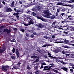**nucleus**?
Returning <instances> with one entry per match:
<instances>
[{
	"mask_svg": "<svg viewBox=\"0 0 74 74\" xmlns=\"http://www.w3.org/2000/svg\"><path fill=\"white\" fill-rule=\"evenodd\" d=\"M44 14H46L47 15H45L44 16V17L45 18H50V16L51 15V13H50V12L49 10H46L43 12Z\"/></svg>",
	"mask_w": 74,
	"mask_h": 74,
	"instance_id": "obj_1",
	"label": "nucleus"
},
{
	"mask_svg": "<svg viewBox=\"0 0 74 74\" xmlns=\"http://www.w3.org/2000/svg\"><path fill=\"white\" fill-rule=\"evenodd\" d=\"M9 68V66H3L2 67V70L3 71H7V69Z\"/></svg>",
	"mask_w": 74,
	"mask_h": 74,
	"instance_id": "obj_2",
	"label": "nucleus"
},
{
	"mask_svg": "<svg viewBox=\"0 0 74 74\" xmlns=\"http://www.w3.org/2000/svg\"><path fill=\"white\" fill-rule=\"evenodd\" d=\"M34 23V22L33 21V20H30L29 23L27 24L24 23L23 24L25 26H28L29 25H32V24H33Z\"/></svg>",
	"mask_w": 74,
	"mask_h": 74,
	"instance_id": "obj_3",
	"label": "nucleus"
},
{
	"mask_svg": "<svg viewBox=\"0 0 74 74\" xmlns=\"http://www.w3.org/2000/svg\"><path fill=\"white\" fill-rule=\"evenodd\" d=\"M37 18L38 19H41L42 21H43V22H48V21H49L48 19H45L42 18H41L39 16H37Z\"/></svg>",
	"mask_w": 74,
	"mask_h": 74,
	"instance_id": "obj_4",
	"label": "nucleus"
},
{
	"mask_svg": "<svg viewBox=\"0 0 74 74\" xmlns=\"http://www.w3.org/2000/svg\"><path fill=\"white\" fill-rule=\"evenodd\" d=\"M35 26H38V27H40V28H43L44 27H45V25L40 23L36 24Z\"/></svg>",
	"mask_w": 74,
	"mask_h": 74,
	"instance_id": "obj_5",
	"label": "nucleus"
},
{
	"mask_svg": "<svg viewBox=\"0 0 74 74\" xmlns=\"http://www.w3.org/2000/svg\"><path fill=\"white\" fill-rule=\"evenodd\" d=\"M51 51L53 52H55L56 53H58V52H61V50L58 48H57V49H56L54 50H53L51 49Z\"/></svg>",
	"mask_w": 74,
	"mask_h": 74,
	"instance_id": "obj_6",
	"label": "nucleus"
},
{
	"mask_svg": "<svg viewBox=\"0 0 74 74\" xmlns=\"http://www.w3.org/2000/svg\"><path fill=\"white\" fill-rule=\"evenodd\" d=\"M20 67V66L16 65L13 66V69H14L16 70H17V69H20L19 68Z\"/></svg>",
	"mask_w": 74,
	"mask_h": 74,
	"instance_id": "obj_7",
	"label": "nucleus"
},
{
	"mask_svg": "<svg viewBox=\"0 0 74 74\" xmlns=\"http://www.w3.org/2000/svg\"><path fill=\"white\" fill-rule=\"evenodd\" d=\"M57 5H62L63 6H66V4L62 2H59L57 4Z\"/></svg>",
	"mask_w": 74,
	"mask_h": 74,
	"instance_id": "obj_8",
	"label": "nucleus"
},
{
	"mask_svg": "<svg viewBox=\"0 0 74 74\" xmlns=\"http://www.w3.org/2000/svg\"><path fill=\"white\" fill-rule=\"evenodd\" d=\"M68 18H67V19H69L71 21H73V18H72V16L71 15L67 16Z\"/></svg>",
	"mask_w": 74,
	"mask_h": 74,
	"instance_id": "obj_9",
	"label": "nucleus"
},
{
	"mask_svg": "<svg viewBox=\"0 0 74 74\" xmlns=\"http://www.w3.org/2000/svg\"><path fill=\"white\" fill-rule=\"evenodd\" d=\"M48 55L49 56V58H52L53 59H56V58H56L55 57V56H54V57L51 56V55H52V54H51L50 53H48Z\"/></svg>",
	"mask_w": 74,
	"mask_h": 74,
	"instance_id": "obj_10",
	"label": "nucleus"
},
{
	"mask_svg": "<svg viewBox=\"0 0 74 74\" xmlns=\"http://www.w3.org/2000/svg\"><path fill=\"white\" fill-rule=\"evenodd\" d=\"M56 42H55V44H58L59 43H63V41H57V40H55Z\"/></svg>",
	"mask_w": 74,
	"mask_h": 74,
	"instance_id": "obj_11",
	"label": "nucleus"
},
{
	"mask_svg": "<svg viewBox=\"0 0 74 74\" xmlns=\"http://www.w3.org/2000/svg\"><path fill=\"white\" fill-rule=\"evenodd\" d=\"M19 13L17 12L14 13V14H13V15H14V16H16L17 18H19Z\"/></svg>",
	"mask_w": 74,
	"mask_h": 74,
	"instance_id": "obj_12",
	"label": "nucleus"
},
{
	"mask_svg": "<svg viewBox=\"0 0 74 74\" xmlns=\"http://www.w3.org/2000/svg\"><path fill=\"white\" fill-rule=\"evenodd\" d=\"M6 10L7 12H11V11H12V9H11L8 8H6Z\"/></svg>",
	"mask_w": 74,
	"mask_h": 74,
	"instance_id": "obj_13",
	"label": "nucleus"
},
{
	"mask_svg": "<svg viewBox=\"0 0 74 74\" xmlns=\"http://www.w3.org/2000/svg\"><path fill=\"white\" fill-rule=\"evenodd\" d=\"M4 32H5V33H7L8 34L10 32V31L9 30H8L7 29H5L4 30Z\"/></svg>",
	"mask_w": 74,
	"mask_h": 74,
	"instance_id": "obj_14",
	"label": "nucleus"
},
{
	"mask_svg": "<svg viewBox=\"0 0 74 74\" xmlns=\"http://www.w3.org/2000/svg\"><path fill=\"white\" fill-rule=\"evenodd\" d=\"M5 50V47L3 48V50H1L0 49V53H3V52H4Z\"/></svg>",
	"mask_w": 74,
	"mask_h": 74,
	"instance_id": "obj_15",
	"label": "nucleus"
},
{
	"mask_svg": "<svg viewBox=\"0 0 74 74\" xmlns=\"http://www.w3.org/2000/svg\"><path fill=\"white\" fill-rule=\"evenodd\" d=\"M1 30H0V35L1 34L4 32V31L3 30V29H2V27H1Z\"/></svg>",
	"mask_w": 74,
	"mask_h": 74,
	"instance_id": "obj_16",
	"label": "nucleus"
},
{
	"mask_svg": "<svg viewBox=\"0 0 74 74\" xmlns=\"http://www.w3.org/2000/svg\"><path fill=\"white\" fill-rule=\"evenodd\" d=\"M61 2H63V3H64V2H68V3H72V2H71L70 1H66V0H61Z\"/></svg>",
	"mask_w": 74,
	"mask_h": 74,
	"instance_id": "obj_17",
	"label": "nucleus"
},
{
	"mask_svg": "<svg viewBox=\"0 0 74 74\" xmlns=\"http://www.w3.org/2000/svg\"><path fill=\"white\" fill-rule=\"evenodd\" d=\"M12 58V59H15V58H16V56H15V55H13L11 57Z\"/></svg>",
	"mask_w": 74,
	"mask_h": 74,
	"instance_id": "obj_18",
	"label": "nucleus"
},
{
	"mask_svg": "<svg viewBox=\"0 0 74 74\" xmlns=\"http://www.w3.org/2000/svg\"><path fill=\"white\" fill-rule=\"evenodd\" d=\"M62 69L63 70H64L65 71H67V68L65 67H63L62 68Z\"/></svg>",
	"mask_w": 74,
	"mask_h": 74,
	"instance_id": "obj_19",
	"label": "nucleus"
},
{
	"mask_svg": "<svg viewBox=\"0 0 74 74\" xmlns=\"http://www.w3.org/2000/svg\"><path fill=\"white\" fill-rule=\"evenodd\" d=\"M32 14L33 16H36L37 18V16H38V15H37V14H36L34 12H32Z\"/></svg>",
	"mask_w": 74,
	"mask_h": 74,
	"instance_id": "obj_20",
	"label": "nucleus"
},
{
	"mask_svg": "<svg viewBox=\"0 0 74 74\" xmlns=\"http://www.w3.org/2000/svg\"><path fill=\"white\" fill-rule=\"evenodd\" d=\"M38 52H40V53H41L42 52V50L40 49H39L37 50Z\"/></svg>",
	"mask_w": 74,
	"mask_h": 74,
	"instance_id": "obj_21",
	"label": "nucleus"
},
{
	"mask_svg": "<svg viewBox=\"0 0 74 74\" xmlns=\"http://www.w3.org/2000/svg\"><path fill=\"white\" fill-rule=\"evenodd\" d=\"M52 66H45L44 67V68L45 69H47V68H48L49 67V68H51L52 67Z\"/></svg>",
	"mask_w": 74,
	"mask_h": 74,
	"instance_id": "obj_22",
	"label": "nucleus"
},
{
	"mask_svg": "<svg viewBox=\"0 0 74 74\" xmlns=\"http://www.w3.org/2000/svg\"><path fill=\"white\" fill-rule=\"evenodd\" d=\"M64 42H66V43H70V41L67 40H64Z\"/></svg>",
	"mask_w": 74,
	"mask_h": 74,
	"instance_id": "obj_23",
	"label": "nucleus"
},
{
	"mask_svg": "<svg viewBox=\"0 0 74 74\" xmlns=\"http://www.w3.org/2000/svg\"><path fill=\"white\" fill-rule=\"evenodd\" d=\"M31 58H33L34 59H35L36 58H37V57L36 56H33L31 57Z\"/></svg>",
	"mask_w": 74,
	"mask_h": 74,
	"instance_id": "obj_24",
	"label": "nucleus"
},
{
	"mask_svg": "<svg viewBox=\"0 0 74 74\" xmlns=\"http://www.w3.org/2000/svg\"><path fill=\"white\" fill-rule=\"evenodd\" d=\"M69 66H71L72 67H74V64L72 63H70L69 64Z\"/></svg>",
	"mask_w": 74,
	"mask_h": 74,
	"instance_id": "obj_25",
	"label": "nucleus"
},
{
	"mask_svg": "<svg viewBox=\"0 0 74 74\" xmlns=\"http://www.w3.org/2000/svg\"><path fill=\"white\" fill-rule=\"evenodd\" d=\"M14 3H15V2L14 1H13L11 4V7H14Z\"/></svg>",
	"mask_w": 74,
	"mask_h": 74,
	"instance_id": "obj_26",
	"label": "nucleus"
},
{
	"mask_svg": "<svg viewBox=\"0 0 74 74\" xmlns=\"http://www.w3.org/2000/svg\"><path fill=\"white\" fill-rule=\"evenodd\" d=\"M61 63H62V64H68V63L67 62H64L63 61H62Z\"/></svg>",
	"mask_w": 74,
	"mask_h": 74,
	"instance_id": "obj_27",
	"label": "nucleus"
},
{
	"mask_svg": "<svg viewBox=\"0 0 74 74\" xmlns=\"http://www.w3.org/2000/svg\"><path fill=\"white\" fill-rule=\"evenodd\" d=\"M20 31H21V32H22L23 33L25 32V29H21Z\"/></svg>",
	"mask_w": 74,
	"mask_h": 74,
	"instance_id": "obj_28",
	"label": "nucleus"
},
{
	"mask_svg": "<svg viewBox=\"0 0 74 74\" xmlns=\"http://www.w3.org/2000/svg\"><path fill=\"white\" fill-rule=\"evenodd\" d=\"M39 71L38 70H36L35 72V74H39Z\"/></svg>",
	"mask_w": 74,
	"mask_h": 74,
	"instance_id": "obj_29",
	"label": "nucleus"
},
{
	"mask_svg": "<svg viewBox=\"0 0 74 74\" xmlns=\"http://www.w3.org/2000/svg\"><path fill=\"white\" fill-rule=\"evenodd\" d=\"M64 27L65 29H65V30H69V28H68V27L67 26Z\"/></svg>",
	"mask_w": 74,
	"mask_h": 74,
	"instance_id": "obj_30",
	"label": "nucleus"
},
{
	"mask_svg": "<svg viewBox=\"0 0 74 74\" xmlns=\"http://www.w3.org/2000/svg\"><path fill=\"white\" fill-rule=\"evenodd\" d=\"M62 53H63V54H65V53H69L68 52H65L64 51V50H63V51L62 52Z\"/></svg>",
	"mask_w": 74,
	"mask_h": 74,
	"instance_id": "obj_31",
	"label": "nucleus"
},
{
	"mask_svg": "<svg viewBox=\"0 0 74 74\" xmlns=\"http://www.w3.org/2000/svg\"><path fill=\"white\" fill-rule=\"evenodd\" d=\"M39 58H38L35 61V63H37V62H38V61H39Z\"/></svg>",
	"mask_w": 74,
	"mask_h": 74,
	"instance_id": "obj_32",
	"label": "nucleus"
},
{
	"mask_svg": "<svg viewBox=\"0 0 74 74\" xmlns=\"http://www.w3.org/2000/svg\"><path fill=\"white\" fill-rule=\"evenodd\" d=\"M16 54H19V50L18 49H16Z\"/></svg>",
	"mask_w": 74,
	"mask_h": 74,
	"instance_id": "obj_33",
	"label": "nucleus"
},
{
	"mask_svg": "<svg viewBox=\"0 0 74 74\" xmlns=\"http://www.w3.org/2000/svg\"><path fill=\"white\" fill-rule=\"evenodd\" d=\"M27 19H29V20H30V19H31V18H30V16H27Z\"/></svg>",
	"mask_w": 74,
	"mask_h": 74,
	"instance_id": "obj_34",
	"label": "nucleus"
},
{
	"mask_svg": "<svg viewBox=\"0 0 74 74\" xmlns=\"http://www.w3.org/2000/svg\"><path fill=\"white\" fill-rule=\"evenodd\" d=\"M50 70V68H48V69H44L43 70L44 71H45V70Z\"/></svg>",
	"mask_w": 74,
	"mask_h": 74,
	"instance_id": "obj_35",
	"label": "nucleus"
},
{
	"mask_svg": "<svg viewBox=\"0 0 74 74\" xmlns=\"http://www.w3.org/2000/svg\"><path fill=\"white\" fill-rule=\"evenodd\" d=\"M70 70L71 73H73V69H70Z\"/></svg>",
	"mask_w": 74,
	"mask_h": 74,
	"instance_id": "obj_36",
	"label": "nucleus"
},
{
	"mask_svg": "<svg viewBox=\"0 0 74 74\" xmlns=\"http://www.w3.org/2000/svg\"><path fill=\"white\" fill-rule=\"evenodd\" d=\"M27 69H28V70H30V69H31V68H30V67L29 66H28L27 67Z\"/></svg>",
	"mask_w": 74,
	"mask_h": 74,
	"instance_id": "obj_37",
	"label": "nucleus"
},
{
	"mask_svg": "<svg viewBox=\"0 0 74 74\" xmlns=\"http://www.w3.org/2000/svg\"><path fill=\"white\" fill-rule=\"evenodd\" d=\"M33 34H34V35H36V36H38V34L36 33V32H34Z\"/></svg>",
	"mask_w": 74,
	"mask_h": 74,
	"instance_id": "obj_38",
	"label": "nucleus"
},
{
	"mask_svg": "<svg viewBox=\"0 0 74 74\" xmlns=\"http://www.w3.org/2000/svg\"><path fill=\"white\" fill-rule=\"evenodd\" d=\"M26 36L27 37H29V34H28L27 33L26 34Z\"/></svg>",
	"mask_w": 74,
	"mask_h": 74,
	"instance_id": "obj_39",
	"label": "nucleus"
},
{
	"mask_svg": "<svg viewBox=\"0 0 74 74\" xmlns=\"http://www.w3.org/2000/svg\"><path fill=\"white\" fill-rule=\"evenodd\" d=\"M11 42H16V40L15 39H13L11 40Z\"/></svg>",
	"mask_w": 74,
	"mask_h": 74,
	"instance_id": "obj_40",
	"label": "nucleus"
},
{
	"mask_svg": "<svg viewBox=\"0 0 74 74\" xmlns=\"http://www.w3.org/2000/svg\"><path fill=\"white\" fill-rule=\"evenodd\" d=\"M21 62H19L17 64V65H18V66H20V65H21Z\"/></svg>",
	"mask_w": 74,
	"mask_h": 74,
	"instance_id": "obj_41",
	"label": "nucleus"
},
{
	"mask_svg": "<svg viewBox=\"0 0 74 74\" xmlns=\"http://www.w3.org/2000/svg\"><path fill=\"white\" fill-rule=\"evenodd\" d=\"M64 48H70V47H68L67 46H65Z\"/></svg>",
	"mask_w": 74,
	"mask_h": 74,
	"instance_id": "obj_42",
	"label": "nucleus"
},
{
	"mask_svg": "<svg viewBox=\"0 0 74 74\" xmlns=\"http://www.w3.org/2000/svg\"><path fill=\"white\" fill-rule=\"evenodd\" d=\"M70 29L71 30H74V27L70 28Z\"/></svg>",
	"mask_w": 74,
	"mask_h": 74,
	"instance_id": "obj_43",
	"label": "nucleus"
},
{
	"mask_svg": "<svg viewBox=\"0 0 74 74\" xmlns=\"http://www.w3.org/2000/svg\"><path fill=\"white\" fill-rule=\"evenodd\" d=\"M74 6V5H71L70 6V7H71L72 8H73Z\"/></svg>",
	"mask_w": 74,
	"mask_h": 74,
	"instance_id": "obj_44",
	"label": "nucleus"
},
{
	"mask_svg": "<svg viewBox=\"0 0 74 74\" xmlns=\"http://www.w3.org/2000/svg\"><path fill=\"white\" fill-rule=\"evenodd\" d=\"M17 58H19V54H16Z\"/></svg>",
	"mask_w": 74,
	"mask_h": 74,
	"instance_id": "obj_45",
	"label": "nucleus"
},
{
	"mask_svg": "<svg viewBox=\"0 0 74 74\" xmlns=\"http://www.w3.org/2000/svg\"><path fill=\"white\" fill-rule=\"evenodd\" d=\"M51 38V37L49 36L48 37H47V38L46 39H47V40H50V39Z\"/></svg>",
	"mask_w": 74,
	"mask_h": 74,
	"instance_id": "obj_46",
	"label": "nucleus"
},
{
	"mask_svg": "<svg viewBox=\"0 0 74 74\" xmlns=\"http://www.w3.org/2000/svg\"><path fill=\"white\" fill-rule=\"evenodd\" d=\"M30 37L31 38H33V37H34V35L32 34L31 35Z\"/></svg>",
	"mask_w": 74,
	"mask_h": 74,
	"instance_id": "obj_47",
	"label": "nucleus"
},
{
	"mask_svg": "<svg viewBox=\"0 0 74 74\" xmlns=\"http://www.w3.org/2000/svg\"><path fill=\"white\" fill-rule=\"evenodd\" d=\"M15 49H13L12 50V52H13V53H14V52H15Z\"/></svg>",
	"mask_w": 74,
	"mask_h": 74,
	"instance_id": "obj_48",
	"label": "nucleus"
},
{
	"mask_svg": "<svg viewBox=\"0 0 74 74\" xmlns=\"http://www.w3.org/2000/svg\"><path fill=\"white\" fill-rule=\"evenodd\" d=\"M49 5L50 7H52V6H53V4L50 3L49 4Z\"/></svg>",
	"mask_w": 74,
	"mask_h": 74,
	"instance_id": "obj_49",
	"label": "nucleus"
},
{
	"mask_svg": "<svg viewBox=\"0 0 74 74\" xmlns=\"http://www.w3.org/2000/svg\"><path fill=\"white\" fill-rule=\"evenodd\" d=\"M59 14V13H56V16H58H58H59V15H58Z\"/></svg>",
	"mask_w": 74,
	"mask_h": 74,
	"instance_id": "obj_50",
	"label": "nucleus"
},
{
	"mask_svg": "<svg viewBox=\"0 0 74 74\" xmlns=\"http://www.w3.org/2000/svg\"><path fill=\"white\" fill-rule=\"evenodd\" d=\"M41 64H42V65H46V63H45V62L42 63Z\"/></svg>",
	"mask_w": 74,
	"mask_h": 74,
	"instance_id": "obj_51",
	"label": "nucleus"
},
{
	"mask_svg": "<svg viewBox=\"0 0 74 74\" xmlns=\"http://www.w3.org/2000/svg\"><path fill=\"white\" fill-rule=\"evenodd\" d=\"M47 45H43L42 46V47L43 48H44V47H47Z\"/></svg>",
	"mask_w": 74,
	"mask_h": 74,
	"instance_id": "obj_52",
	"label": "nucleus"
},
{
	"mask_svg": "<svg viewBox=\"0 0 74 74\" xmlns=\"http://www.w3.org/2000/svg\"><path fill=\"white\" fill-rule=\"evenodd\" d=\"M65 55H66V57H67V56H69V55H70L69 54H65Z\"/></svg>",
	"mask_w": 74,
	"mask_h": 74,
	"instance_id": "obj_53",
	"label": "nucleus"
},
{
	"mask_svg": "<svg viewBox=\"0 0 74 74\" xmlns=\"http://www.w3.org/2000/svg\"><path fill=\"white\" fill-rule=\"evenodd\" d=\"M44 38H46V39H47V36H44Z\"/></svg>",
	"mask_w": 74,
	"mask_h": 74,
	"instance_id": "obj_54",
	"label": "nucleus"
},
{
	"mask_svg": "<svg viewBox=\"0 0 74 74\" xmlns=\"http://www.w3.org/2000/svg\"><path fill=\"white\" fill-rule=\"evenodd\" d=\"M13 30H16V31L17 30V29H16V28H13Z\"/></svg>",
	"mask_w": 74,
	"mask_h": 74,
	"instance_id": "obj_55",
	"label": "nucleus"
},
{
	"mask_svg": "<svg viewBox=\"0 0 74 74\" xmlns=\"http://www.w3.org/2000/svg\"><path fill=\"white\" fill-rule=\"evenodd\" d=\"M56 60L57 61V62H60L61 61L57 59Z\"/></svg>",
	"mask_w": 74,
	"mask_h": 74,
	"instance_id": "obj_56",
	"label": "nucleus"
},
{
	"mask_svg": "<svg viewBox=\"0 0 74 74\" xmlns=\"http://www.w3.org/2000/svg\"><path fill=\"white\" fill-rule=\"evenodd\" d=\"M40 6H38V10H40Z\"/></svg>",
	"mask_w": 74,
	"mask_h": 74,
	"instance_id": "obj_57",
	"label": "nucleus"
},
{
	"mask_svg": "<svg viewBox=\"0 0 74 74\" xmlns=\"http://www.w3.org/2000/svg\"><path fill=\"white\" fill-rule=\"evenodd\" d=\"M53 70L54 71V72H55V73H58V71H57L55 70Z\"/></svg>",
	"mask_w": 74,
	"mask_h": 74,
	"instance_id": "obj_58",
	"label": "nucleus"
},
{
	"mask_svg": "<svg viewBox=\"0 0 74 74\" xmlns=\"http://www.w3.org/2000/svg\"><path fill=\"white\" fill-rule=\"evenodd\" d=\"M2 3H3V4L5 5V3L4 2V1H3Z\"/></svg>",
	"mask_w": 74,
	"mask_h": 74,
	"instance_id": "obj_59",
	"label": "nucleus"
},
{
	"mask_svg": "<svg viewBox=\"0 0 74 74\" xmlns=\"http://www.w3.org/2000/svg\"><path fill=\"white\" fill-rule=\"evenodd\" d=\"M55 23H56V22H53V23H52V25H55Z\"/></svg>",
	"mask_w": 74,
	"mask_h": 74,
	"instance_id": "obj_60",
	"label": "nucleus"
},
{
	"mask_svg": "<svg viewBox=\"0 0 74 74\" xmlns=\"http://www.w3.org/2000/svg\"><path fill=\"white\" fill-rule=\"evenodd\" d=\"M64 13H62L60 14L61 15H62V16H63V15H64Z\"/></svg>",
	"mask_w": 74,
	"mask_h": 74,
	"instance_id": "obj_61",
	"label": "nucleus"
},
{
	"mask_svg": "<svg viewBox=\"0 0 74 74\" xmlns=\"http://www.w3.org/2000/svg\"><path fill=\"white\" fill-rule=\"evenodd\" d=\"M69 45H72V46H74V45L73 44H69Z\"/></svg>",
	"mask_w": 74,
	"mask_h": 74,
	"instance_id": "obj_62",
	"label": "nucleus"
},
{
	"mask_svg": "<svg viewBox=\"0 0 74 74\" xmlns=\"http://www.w3.org/2000/svg\"><path fill=\"white\" fill-rule=\"evenodd\" d=\"M55 38V36L53 35L52 36V38Z\"/></svg>",
	"mask_w": 74,
	"mask_h": 74,
	"instance_id": "obj_63",
	"label": "nucleus"
},
{
	"mask_svg": "<svg viewBox=\"0 0 74 74\" xmlns=\"http://www.w3.org/2000/svg\"><path fill=\"white\" fill-rule=\"evenodd\" d=\"M21 7H25V5H23L21 6Z\"/></svg>",
	"mask_w": 74,
	"mask_h": 74,
	"instance_id": "obj_64",
	"label": "nucleus"
}]
</instances>
